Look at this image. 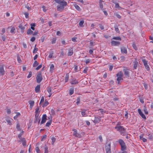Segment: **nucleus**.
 Masks as SVG:
<instances>
[{
  "instance_id": "obj_64",
  "label": "nucleus",
  "mask_w": 153,
  "mask_h": 153,
  "mask_svg": "<svg viewBox=\"0 0 153 153\" xmlns=\"http://www.w3.org/2000/svg\"><path fill=\"white\" fill-rule=\"evenodd\" d=\"M149 39H150L152 40V41H151V42L153 43V37L151 36H150L149 37Z\"/></svg>"
},
{
  "instance_id": "obj_8",
  "label": "nucleus",
  "mask_w": 153,
  "mask_h": 153,
  "mask_svg": "<svg viewBox=\"0 0 153 153\" xmlns=\"http://www.w3.org/2000/svg\"><path fill=\"white\" fill-rule=\"evenodd\" d=\"M4 67V65H0V74L2 76H3L5 74Z\"/></svg>"
},
{
  "instance_id": "obj_9",
  "label": "nucleus",
  "mask_w": 153,
  "mask_h": 153,
  "mask_svg": "<svg viewBox=\"0 0 153 153\" xmlns=\"http://www.w3.org/2000/svg\"><path fill=\"white\" fill-rule=\"evenodd\" d=\"M125 75L126 77H128L129 76V71L126 68H124L123 70Z\"/></svg>"
},
{
  "instance_id": "obj_45",
  "label": "nucleus",
  "mask_w": 153,
  "mask_h": 153,
  "mask_svg": "<svg viewBox=\"0 0 153 153\" xmlns=\"http://www.w3.org/2000/svg\"><path fill=\"white\" fill-rule=\"evenodd\" d=\"M24 14L25 15V17L26 18H28L29 17V13L27 12H25L24 13Z\"/></svg>"
},
{
  "instance_id": "obj_35",
  "label": "nucleus",
  "mask_w": 153,
  "mask_h": 153,
  "mask_svg": "<svg viewBox=\"0 0 153 153\" xmlns=\"http://www.w3.org/2000/svg\"><path fill=\"white\" fill-rule=\"evenodd\" d=\"M16 128L18 131H20L21 130L19 124V123H17L16 125Z\"/></svg>"
},
{
  "instance_id": "obj_13",
  "label": "nucleus",
  "mask_w": 153,
  "mask_h": 153,
  "mask_svg": "<svg viewBox=\"0 0 153 153\" xmlns=\"http://www.w3.org/2000/svg\"><path fill=\"white\" fill-rule=\"evenodd\" d=\"M138 112L140 116L143 118L146 119V117L145 115L143 114V112L141 111L140 109H138Z\"/></svg>"
},
{
  "instance_id": "obj_5",
  "label": "nucleus",
  "mask_w": 153,
  "mask_h": 153,
  "mask_svg": "<svg viewBox=\"0 0 153 153\" xmlns=\"http://www.w3.org/2000/svg\"><path fill=\"white\" fill-rule=\"evenodd\" d=\"M105 151L106 153H111V143L109 142H107L105 145Z\"/></svg>"
},
{
  "instance_id": "obj_43",
  "label": "nucleus",
  "mask_w": 153,
  "mask_h": 153,
  "mask_svg": "<svg viewBox=\"0 0 153 153\" xmlns=\"http://www.w3.org/2000/svg\"><path fill=\"white\" fill-rule=\"evenodd\" d=\"M143 110H144V112L146 114H148V111H147V110L146 107L145 106H144V107Z\"/></svg>"
},
{
  "instance_id": "obj_23",
  "label": "nucleus",
  "mask_w": 153,
  "mask_h": 153,
  "mask_svg": "<svg viewBox=\"0 0 153 153\" xmlns=\"http://www.w3.org/2000/svg\"><path fill=\"white\" fill-rule=\"evenodd\" d=\"M16 115L13 118L15 120H17L18 117L20 116L21 114L19 112H16Z\"/></svg>"
},
{
  "instance_id": "obj_12",
  "label": "nucleus",
  "mask_w": 153,
  "mask_h": 153,
  "mask_svg": "<svg viewBox=\"0 0 153 153\" xmlns=\"http://www.w3.org/2000/svg\"><path fill=\"white\" fill-rule=\"evenodd\" d=\"M111 44L112 45L117 46L120 45V42L117 41H112L111 42Z\"/></svg>"
},
{
  "instance_id": "obj_29",
  "label": "nucleus",
  "mask_w": 153,
  "mask_h": 153,
  "mask_svg": "<svg viewBox=\"0 0 153 153\" xmlns=\"http://www.w3.org/2000/svg\"><path fill=\"white\" fill-rule=\"evenodd\" d=\"M49 104V102L48 101L45 100V102L43 105H42V107H45L47 105H48Z\"/></svg>"
},
{
  "instance_id": "obj_55",
  "label": "nucleus",
  "mask_w": 153,
  "mask_h": 153,
  "mask_svg": "<svg viewBox=\"0 0 153 153\" xmlns=\"http://www.w3.org/2000/svg\"><path fill=\"white\" fill-rule=\"evenodd\" d=\"M7 114H9L11 113V110H10V109H7Z\"/></svg>"
},
{
  "instance_id": "obj_56",
  "label": "nucleus",
  "mask_w": 153,
  "mask_h": 153,
  "mask_svg": "<svg viewBox=\"0 0 153 153\" xmlns=\"http://www.w3.org/2000/svg\"><path fill=\"white\" fill-rule=\"evenodd\" d=\"M114 28L115 31L117 32H119V30L118 27L117 26H115L114 27Z\"/></svg>"
},
{
  "instance_id": "obj_48",
  "label": "nucleus",
  "mask_w": 153,
  "mask_h": 153,
  "mask_svg": "<svg viewBox=\"0 0 153 153\" xmlns=\"http://www.w3.org/2000/svg\"><path fill=\"white\" fill-rule=\"evenodd\" d=\"M76 37H74L72 38L71 39V40L72 41L74 42H76L77 41H76Z\"/></svg>"
},
{
  "instance_id": "obj_50",
  "label": "nucleus",
  "mask_w": 153,
  "mask_h": 153,
  "mask_svg": "<svg viewBox=\"0 0 153 153\" xmlns=\"http://www.w3.org/2000/svg\"><path fill=\"white\" fill-rule=\"evenodd\" d=\"M44 97L43 96H42V97H41V100H40V102L39 103V104L40 105V104L44 102Z\"/></svg>"
},
{
  "instance_id": "obj_59",
  "label": "nucleus",
  "mask_w": 153,
  "mask_h": 153,
  "mask_svg": "<svg viewBox=\"0 0 153 153\" xmlns=\"http://www.w3.org/2000/svg\"><path fill=\"white\" fill-rule=\"evenodd\" d=\"M74 71L75 72H77L78 71V67L77 66L75 65L74 66Z\"/></svg>"
},
{
  "instance_id": "obj_61",
  "label": "nucleus",
  "mask_w": 153,
  "mask_h": 153,
  "mask_svg": "<svg viewBox=\"0 0 153 153\" xmlns=\"http://www.w3.org/2000/svg\"><path fill=\"white\" fill-rule=\"evenodd\" d=\"M116 16L119 19H120L121 18V16L119 14H116Z\"/></svg>"
},
{
  "instance_id": "obj_51",
  "label": "nucleus",
  "mask_w": 153,
  "mask_h": 153,
  "mask_svg": "<svg viewBox=\"0 0 153 153\" xmlns=\"http://www.w3.org/2000/svg\"><path fill=\"white\" fill-rule=\"evenodd\" d=\"M42 67V64L38 66L36 68V70H39Z\"/></svg>"
},
{
  "instance_id": "obj_46",
  "label": "nucleus",
  "mask_w": 153,
  "mask_h": 153,
  "mask_svg": "<svg viewBox=\"0 0 153 153\" xmlns=\"http://www.w3.org/2000/svg\"><path fill=\"white\" fill-rule=\"evenodd\" d=\"M39 107H37L35 109V113H39L40 111H39Z\"/></svg>"
},
{
  "instance_id": "obj_31",
  "label": "nucleus",
  "mask_w": 153,
  "mask_h": 153,
  "mask_svg": "<svg viewBox=\"0 0 153 153\" xmlns=\"http://www.w3.org/2000/svg\"><path fill=\"white\" fill-rule=\"evenodd\" d=\"M78 83V82L76 80H74L71 81V83L72 84H75Z\"/></svg>"
},
{
  "instance_id": "obj_44",
  "label": "nucleus",
  "mask_w": 153,
  "mask_h": 153,
  "mask_svg": "<svg viewBox=\"0 0 153 153\" xmlns=\"http://www.w3.org/2000/svg\"><path fill=\"white\" fill-rule=\"evenodd\" d=\"M15 30V28L14 27H12L10 30V32L11 33H13L14 32Z\"/></svg>"
},
{
  "instance_id": "obj_47",
  "label": "nucleus",
  "mask_w": 153,
  "mask_h": 153,
  "mask_svg": "<svg viewBox=\"0 0 153 153\" xmlns=\"http://www.w3.org/2000/svg\"><path fill=\"white\" fill-rule=\"evenodd\" d=\"M32 75V73L31 71L29 72L28 75L27 76V78H29L31 77Z\"/></svg>"
},
{
  "instance_id": "obj_11",
  "label": "nucleus",
  "mask_w": 153,
  "mask_h": 153,
  "mask_svg": "<svg viewBox=\"0 0 153 153\" xmlns=\"http://www.w3.org/2000/svg\"><path fill=\"white\" fill-rule=\"evenodd\" d=\"M46 89L48 92L49 94V95H48V97H50L52 94L51 87L50 86H48L47 88Z\"/></svg>"
},
{
  "instance_id": "obj_19",
  "label": "nucleus",
  "mask_w": 153,
  "mask_h": 153,
  "mask_svg": "<svg viewBox=\"0 0 153 153\" xmlns=\"http://www.w3.org/2000/svg\"><path fill=\"white\" fill-rule=\"evenodd\" d=\"M100 117H95L94 120V122L95 123H97L100 121Z\"/></svg>"
},
{
  "instance_id": "obj_6",
  "label": "nucleus",
  "mask_w": 153,
  "mask_h": 153,
  "mask_svg": "<svg viewBox=\"0 0 153 153\" xmlns=\"http://www.w3.org/2000/svg\"><path fill=\"white\" fill-rule=\"evenodd\" d=\"M115 128L117 129V130L119 131L121 134L124 132V128L122 126L117 125L115 127Z\"/></svg>"
},
{
  "instance_id": "obj_16",
  "label": "nucleus",
  "mask_w": 153,
  "mask_h": 153,
  "mask_svg": "<svg viewBox=\"0 0 153 153\" xmlns=\"http://www.w3.org/2000/svg\"><path fill=\"white\" fill-rule=\"evenodd\" d=\"M140 139L141 140H142L143 142H145L147 141V139L143 137V135H141L139 136Z\"/></svg>"
},
{
  "instance_id": "obj_36",
  "label": "nucleus",
  "mask_w": 153,
  "mask_h": 153,
  "mask_svg": "<svg viewBox=\"0 0 153 153\" xmlns=\"http://www.w3.org/2000/svg\"><path fill=\"white\" fill-rule=\"evenodd\" d=\"M54 65H53L51 64L50 66V71H53L54 69Z\"/></svg>"
},
{
  "instance_id": "obj_63",
  "label": "nucleus",
  "mask_w": 153,
  "mask_h": 153,
  "mask_svg": "<svg viewBox=\"0 0 153 153\" xmlns=\"http://www.w3.org/2000/svg\"><path fill=\"white\" fill-rule=\"evenodd\" d=\"M5 29L4 28H3L2 29V30H1L2 34H4L5 32Z\"/></svg>"
},
{
  "instance_id": "obj_18",
  "label": "nucleus",
  "mask_w": 153,
  "mask_h": 153,
  "mask_svg": "<svg viewBox=\"0 0 153 153\" xmlns=\"http://www.w3.org/2000/svg\"><path fill=\"white\" fill-rule=\"evenodd\" d=\"M73 49L72 48H71L68 50V56H71L73 54Z\"/></svg>"
},
{
  "instance_id": "obj_10",
  "label": "nucleus",
  "mask_w": 153,
  "mask_h": 153,
  "mask_svg": "<svg viewBox=\"0 0 153 153\" xmlns=\"http://www.w3.org/2000/svg\"><path fill=\"white\" fill-rule=\"evenodd\" d=\"M47 115L45 114H44L43 115L41 122V124H43L47 120Z\"/></svg>"
},
{
  "instance_id": "obj_52",
  "label": "nucleus",
  "mask_w": 153,
  "mask_h": 153,
  "mask_svg": "<svg viewBox=\"0 0 153 153\" xmlns=\"http://www.w3.org/2000/svg\"><path fill=\"white\" fill-rule=\"evenodd\" d=\"M53 53L52 52L50 53L48 57L49 58H51L53 56Z\"/></svg>"
},
{
  "instance_id": "obj_27",
  "label": "nucleus",
  "mask_w": 153,
  "mask_h": 153,
  "mask_svg": "<svg viewBox=\"0 0 153 153\" xmlns=\"http://www.w3.org/2000/svg\"><path fill=\"white\" fill-rule=\"evenodd\" d=\"M74 6L76 8V9L78 10L79 11H80L81 10V9L80 8V7H79V6L77 5L76 4H74Z\"/></svg>"
},
{
  "instance_id": "obj_30",
  "label": "nucleus",
  "mask_w": 153,
  "mask_h": 153,
  "mask_svg": "<svg viewBox=\"0 0 153 153\" xmlns=\"http://www.w3.org/2000/svg\"><path fill=\"white\" fill-rule=\"evenodd\" d=\"M30 25L31 26L30 28L33 30H35V28L34 27L36 26L35 24V23H32Z\"/></svg>"
},
{
  "instance_id": "obj_28",
  "label": "nucleus",
  "mask_w": 153,
  "mask_h": 153,
  "mask_svg": "<svg viewBox=\"0 0 153 153\" xmlns=\"http://www.w3.org/2000/svg\"><path fill=\"white\" fill-rule=\"evenodd\" d=\"M69 91V94L70 95L72 94L74 92V88L73 87L71 88Z\"/></svg>"
},
{
  "instance_id": "obj_41",
  "label": "nucleus",
  "mask_w": 153,
  "mask_h": 153,
  "mask_svg": "<svg viewBox=\"0 0 153 153\" xmlns=\"http://www.w3.org/2000/svg\"><path fill=\"white\" fill-rule=\"evenodd\" d=\"M38 63L36 61H35L33 64V67H35L37 66L38 65Z\"/></svg>"
},
{
  "instance_id": "obj_34",
  "label": "nucleus",
  "mask_w": 153,
  "mask_h": 153,
  "mask_svg": "<svg viewBox=\"0 0 153 153\" xmlns=\"http://www.w3.org/2000/svg\"><path fill=\"white\" fill-rule=\"evenodd\" d=\"M132 47L134 48V49L135 50H137L138 48L136 46L135 43H133L132 45Z\"/></svg>"
},
{
  "instance_id": "obj_38",
  "label": "nucleus",
  "mask_w": 153,
  "mask_h": 153,
  "mask_svg": "<svg viewBox=\"0 0 153 153\" xmlns=\"http://www.w3.org/2000/svg\"><path fill=\"white\" fill-rule=\"evenodd\" d=\"M6 122H7V123L9 125H10L12 124L11 122L10 119H6Z\"/></svg>"
},
{
  "instance_id": "obj_53",
  "label": "nucleus",
  "mask_w": 153,
  "mask_h": 153,
  "mask_svg": "<svg viewBox=\"0 0 153 153\" xmlns=\"http://www.w3.org/2000/svg\"><path fill=\"white\" fill-rule=\"evenodd\" d=\"M38 50V48H36V46H35V47L33 49V53H35L37 52Z\"/></svg>"
},
{
  "instance_id": "obj_4",
  "label": "nucleus",
  "mask_w": 153,
  "mask_h": 153,
  "mask_svg": "<svg viewBox=\"0 0 153 153\" xmlns=\"http://www.w3.org/2000/svg\"><path fill=\"white\" fill-rule=\"evenodd\" d=\"M36 78V82L38 83H40L42 79V77L41 72H39L37 74Z\"/></svg>"
},
{
  "instance_id": "obj_22",
  "label": "nucleus",
  "mask_w": 153,
  "mask_h": 153,
  "mask_svg": "<svg viewBox=\"0 0 153 153\" xmlns=\"http://www.w3.org/2000/svg\"><path fill=\"white\" fill-rule=\"evenodd\" d=\"M19 27L21 29V32L23 33L25 30V27L20 24L19 26Z\"/></svg>"
},
{
  "instance_id": "obj_7",
  "label": "nucleus",
  "mask_w": 153,
  "mask_h": 153,
  "mask_svg": "<svg viewBox=\"0 0 153 153\" xmlns=\"http://www.w3.org/2000/svg\"><path fill=\"white\" fill-rule=\"evenodd\" d=\"M142 61L144 64L145 68L147 71H149L150 69V68L148 64V61L145 59H142Z\"/></svg>"
},
{
  "instance_id": "obj_37",
  "label": "nucleus",
  "mask_w": 153,
  "mask_h": 153,
  "mask_svg": "<svg viewBox=\"0 0 153 153\" xmlns=\"http://www.w3.org/2000/svg\"><path fill=\"white\" fill-rule=\"evenodd\" d=\"M51 122L52 121L50 120L48 122H47L46 124V126L47 127H49L51 123Z\"/></svg>"
},
{
  "instance_id": "obj_62",
  "label": "nucleus",
  "mask_w": 153,
  "mask_h": 153,
  "mask_svg": "<svg viewBox=\"0 0 153 153\" xmlns=\"http://www.w3.org/2000/svg\"><path fill=\"white\" fill-rule=\"evenodd\" d=\"M22 134L20 133V134H19L18 135V137H19V138L20 139H21V137H22Z\"/></svg>"
},
{
  "instance_id": "obj_32",
  "label": "nucleus",
  "mask_w": 153,
  "mask_h": 153,
  "mask_svg": "<svg viewBox=\"0 0 153 153\" xmlns=\"http://www.w3.org/2000/svg\"><path fill=\"white\" fill-rule=\"evenodd\" d=\"M33 33V31L31 30L30 29H28L27 30V34H32Z\"/></svg>"
},
{
  "instance_id": "obj_33",
  "label": "nucleus",
  "mask_w": 153,
  "mask_h": 153,
  "mask_svg": "<svg viewBox=\"0 0 153 153\" xmlns=\"http://www.w3.org/2000/svg\"><path fill=\"white\" fill-rule=\"evenodd\" d=\"M113 39L115 40H121V38L119 36L114 37L113 38Z\"/></svg>"
},
{
  "instance_id": "obj_14",
  "label": "nucleus",
  "mask_w": 153,
  "mask_h": 153,
  "mask_svg": "<svg viewBox=\"0 0 153 153\" xmlns=\"http://www.w3.org/2000/svg\"><path fill=\"white\" fill-rule=\"evenodd\" d=\"M40 85H37L35 88V91L36 93H39L40 91Z\"/></svg>"
},
{
  "instance_id": "obj_21",
  "label": "nucleus",
  "mask_w": 153,
  "mask_h": 153,
  "mask_svg": "<svg viewBox=\"0 0 153 153\" xmlns=\"http://www.w3.org/2000/svg\"><path fill=\"white\" fill-rule=\"evenodd\" d=\"M73 134L74 136L77 137H81V135L77 133V131L75 130H74Z\"/></svg>"
},
{
  "instance_id": "obj_42",
  "label": "nucleus",
  "mask_w": 153,
  "mask_h": 153,
  "mask_svg": "<svg viewBox=\"0 0 153 153\" xmlns=\"http://www.w3.org/2000/svg\"><path fill=\"white\" fill-rule=\"evenodd\" d=\"M84 23V21H81L79 22V25L81 27H83V24Z\"/></svg>"
},
{
  "instance_id": "obj_54",
  "label": "nucleus",
  "mask_w": 153,
  "mask_h": 153,
  "mask_svg": "<svg viewBox=\"0 0 153 153\" xmlns=\"http://www.w3.org/2000/svg\"><path fill=\"white\" fill-rule=\"evenodd\" d=\"M35 38L33 36L31 38L30 40L32 42H33L35 41Z\"/></svg>"
},
{
  "instance_id": "obj_58",
  "label": "nucleus",
  "mask_w": 153,
  "mask_h": 153,
  "mask_svg": "<svg viewBox=\"0 0 153 153\" xmlns=\"http://www.w3.org/2000/svg\"><path fill=\"white\" fill-rule=\"evenodd\" d=\"M56 35L60 36L61 35V33L59 31H57L56 33Z\"/></svg>"
},
{
  "instance_id": "obj_57",
  "label": "nucleus",
  "mask_w": 153,
  "mask_h": 153,
  "mask_svg": "<svg viewBox=\"0 0 153 153\" xmlns=\"http://www.w3.org/2000/svg\"><path fill=\"white\" fill-rule=\"evenodd\" d=\"M17 61L19 63H20L21 62V60L20 57L19 56H17Z\"/></svg>"
},
{
  "instance_id": "obj_24",
  "label": "nucleus",
  "mask_w": 153,
  "mask_h": 153,
  "mask_svg": "<svg viewBox=\"0 0 153 153\" xmlns=\"http://www.w3.org/2000/svg\"><path fill=\"white\" fill-rule=\"evenodd\" d=\"M138 64V61L137 60H135L133 66V68L134 69H136L137 68Z\"/></svg>"
},
{
  "instance_id": "obj_1",
  "label": "nucleus",
  "mask_w": 153,
  "mask_h": 153,
  "mask_svg": "<svg viewBox=\"0 0 153 153\" xmlns=\"http://www.w3.org/2000/svg\"><path fill=\"white\" fill-rule=\"evenodd\" d=\"M59 5L57 6V10L59 11H61L64 9V7L67 5V2L64 0H54Z\"/></svg>"
},
{
  "instance_id": "obj_2",
  "label": "nucleus",
  "mask_w": 153,
  "mask_h": 153,
  "mask_svg": "<svg viewBox=\"0 0 153 153\" xmlns=\"http://www.w3.org/2000/svg\"><path fill=\"white\" fill-rule=\"evenodd\" d=\"M117 77V80L118 84H119L120 81L123 80V73L121 71L118 72L116 75Z\"/></svg>"
},
{
  "instance_id": "obj_39",
  "label": "nucleus",
  "mask_w": 153,
  "mask_h": 153,
  "mask_svg": "<svg viewBox=\"0 0 153 153\" xmlns=\"http://www.w3.org/2000/svg\"><path fill=\"white\" fill-rule=\"evenodd\" d=\"M51 139L52 141L51 143V144L53 145L54 144V143L56 141V138L55 137H52Z\"/></svg>"
},
{
  "instance_id": "obj_60",
  "label": "nucleus",
  "mask_w": 153,
  "mask_h": 153,
  "mask_svg": "<svg viewBox=\"0 0 153 153\" xmlns=\"http://www.w3.org/2000/svg\"><path fill=\"white\" fill-rule=\"evenodd\" d=\"M81 114L82 116H84L85 115V111H82L81 112Z\"/></svg>"
},
{
  "instance_id": "obj_26",
  "label": "nucleus",
  "mask_w": 153,
  "mask_h": 153,
  "mask_svg": "<svg viewBox=\"0 0 153 153\" xmlns=\"http://www.w3.org/2000/svg\"><path fill=\"white\" fill-rule=\"evenodd\" d=\"M115 7L118 10H120L122 8L119 5L118 3H115Z\"/></svg>"
},
{
  "instance_id": "obj_3",
  "label": "nucleus",
  "mask_w": 153,
  "mask_h": 153,
  "mask_svg": "<svg viewBox=\"0 0 153 153\" xmlns=\"http://www.w3.org/2000/svg\"><path fill=\"white\" fill-rule=\"evenodd\" d=\"M119 142L121 146V150L123 151L120 152V153H127L126 151H124L126 149V147L124 142L121 140H120Z\"/></svg>"
},
{
  "instance_id": "obj_40",
  "label": "nucleus",
  "mask_w": 153,
  "mask_h": 153,
  "mask_svg": "<svg viewBox=\"0 0 153 153\" xmlns=\"http://www.w3.org/2000/svg\"><path fill=\"white\" fill-rule=\"evenodd\" d=\"M35 150L36 152L37 153H40V150L39 149V148L38 147H36L35 148Z\"/></svg>"
},
{
  "instance_id": "obj_20",
  "label": "nucleus",
  "mask_w": 153,
  "mask_h": 153,
  "mask_svg": "<svg viewBox=\"0 0 153 153\" xmlns=\"http://www.w3.org/2000/svg\"><path fill=\"white\" fill-rule=\"evenodd\" d=\"M121 51L122 53L126 54L127 53V50L124 47H122L121 48Z\"/></svg>"
},
{
  "instance_id": "obj_49",
  "label": "nucleus",
  "mask_w": 153,
  "mask_h": 153,
  "mask_svg": "<svg viewBox=\"0 0 153 153\" xmlns=\"http://www.w3.org/2000/svg\"><path fill=\"white\" fill-rule=\"evenodd\" d=\"M46 137H47V135H43L41 141H43V140H44L46 138Z\"/></svg>"
},
{
  "instance_id": "obj_15",
  "label": "nucleus",
  "mask_w": 153,
  "mask_h": 153,
  "mask_svg": "<svg viewBox=\"0 0 153 153\" xmlns=\"http://www.w3.org/2000/svg\"><path fill=\"white\" fill-rule=\"evenodd\" d=\"M39 113H35V119L36 121H38L39 122L40 120L39 119Z\"/></svg>"
},
{
  "instance_id": "obj_17",
  "label": "nucleus",
  "mask_w": 153,
  "mask_h": 153,
  "mask_svg": "<svg viewBox=\"0 0 153 153\" xmlns=\"http://www.w3.org/2000/svg\"><path fill=\"white\" fill-rule=\"evenodd\" d=\"M29 103L30 104V109H32L33 106L34 105V102L33 101L30 100L29 101Z\"/></svg>"
},
{
  "instance_id": "obj_25",
  "label": "nucleus",
  "mask_w": 153,
  "mask_h": 153,
  "mask_svg": "<svg viewBox=\"0 0 153 153\" xmlns=\"http://www.w3.org/2000/svg\"><path fill=\"white\" fill-rule=\"evenodd\" d=\"M44 153H48V147L46 145L44 146Z\"/></svg>"
}]
</instances>
